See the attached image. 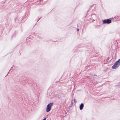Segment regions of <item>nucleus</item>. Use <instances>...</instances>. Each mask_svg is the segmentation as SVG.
<instances>
[{
  "label": "nucleus",
  "mask_w": 120,
  "mask_h": 120,
  "mask_svg": "<svg viewBox=\"0 0 120 120\" xmlns=\"http://www.w3.org/2000/svg\"><path fill=\"white\" fill-rule=\"evenodd\" d=\"M120 65V58L112 66V68L113 69L117 68Z\"/></svg>",
  "instance_id": "f257e3e1"
},
{
  "label": "nucleus",
  "mask_w": 120,
  "mask_h": 120,
  "mask_svg": "<svg viewBox=\"0 0 120 120\" xmlns=\"http://www.w3.org/2000/svg\"><path fill=\"white\" fill-rule=\"evenodd\" d=\"M53 104V103H51L47 105L46 109V111L47 112H49L51 110Z\"/></svg>",
  "instance_id": "f03ea898"
},
{
  "label": "nucleus",
  "mask_w": 120,
  "mask_h": 120,
  "mask_svg": "<svg viewBox=\"0 0 120 120\" xmlns=\"http://www.w3.org/2000/svg\"><path fill=\"white\" fill-rule=\"evenodd\" d=\"M114 19V18H111L105 19V23L109 24L111 23L112 21Z\"/></svg>",
  "instance_id": "7ed1b4c3"
},
{
  "label": "nucleus",
  "mask_w": 120,
  "mask_h": 120,
  "mask_svg": "<svg viewBox=\"0 0 120 120\" xmlns=\"http://www.w3.org/2000/svg\"><path fill=\"white\" fill-rule=\"evenodd\" d=\"M84 107L83 104L82 103H81L80 105L79 108L80 110H81L83 109Z\"/></svg>",
  "instance_id": "20e7f679"
},
{
  "label": "nucleus",
  "mask_w": 120,
  "mask_h": 120,
  "mask_svg": "<svg viewBox=\"0 0 120 120\" xmlns=\"http://www.w3.org/2000/svg\"><path fill=\"white\" fill-rule=\"evenodd\" d=\"M92 18H95L96 17V16L94 15H92Z\"/></svg>",
  "instance_id": "39448f33"
},
{
  "label": "nucleus",
  "mask_w": 120,
  "mask_h": 120,
  "mask_svg": "<svg viewBox=\"0 0 120 120\" xmlns=\"http://www.w3.org/2000/svg\"><path fill=\"white\" fill-rule=\"evenodd\" d=\"M74 102L75 103H76L77 102V101L76 99H74Z\"/></svg>",
  "instance_id": "423d86ee"
},
{
  "label": "nucleus",
  "mask_w": 120,
  "mask_h": 120,
  "mask_svg": "<svg viewBox=\"0 0 120 120\" xmlns=\"http://www.w3.org/2000/svg\"><path fill=\"white\" fill-rule=\"evenodd\" d=\"M103 24L105 23V19L103 21Z\"/></svg>",
  "instance_id": "0eeeda50"
},
{
  "label": "nucleus",
  "mask_w": 120,
  "mask_h": 120,
  "mask_svg": "<svg viewBox=\"0 0 120 120\" xmlns=\"http://www.w3.org/2000/svg\"><path fill=\"white\" fill-rule=\"evenodd\" d=\"M109 57H108L107 59V61H108V60L109 59Z\"/></svg>",
  "instance_id": "6e6552de"
},
{
  "label": "nucleus",
  "mask_w": 120,
  "mask_h": 120,
  "mask_svg": "<svg viewBox=\"0 0 120 120\" xmlns=\"http://www.w3.org/2000/svg\"><path fill=\"white\" fill-rule=\"evenodd\" d=\"M113 59V56H112V59H111V60H110L109 61H110L112 59Z\"/></svg>",
  "instance_id": "1a4fd4ad"
},
{
  "label": "nucleus",
  "mask_w": 120,
  "mask_h": 120,
  "mask_svg": "<svg viewBox=\"0 0 120 120\" xmlns=\"http://www.w3.org/2000/svg\"><path fill=\"white\" fill-rule=\"evenodd\" d=\"M46 119V118H45L42 120H45Z\"/></svg>",
  "instance_id": "9d476101"
},
{
  "label": "nucleus",
  "mask_w": 120,
  "mask_h": 120,
  "mask_svg": "<svg viewBox=\"0 0 120 120\" xmlns=\"http://www.w3.org/2000/svg\"><path fill=\"white\" fill-rule=\"evenodd\" d=\"M77 31H78L79 30V29H77Z\"/></svg>",
  "instance_id": "9b49d317"
},
{
  "label": "nucleus",
  "mask_w": 120,
  "mask_h": 120,
  "mask_svg": "<svg viewBox=\"0 0 120 120\" xmlns=\"http://www.w3.org/2000/svg\"><path fill=\"white\" fill-rule=\"evenodd\" d=\"M12 68V67L11 68L10 70L9 71L11 70V69Z\"/></svg>",
  "instance_id": "f8f14e48"
},
{
  "label": "nucleus",
  "mask_w": 120,
  "mask_h": 120,
  "mask_svg": "<svg viewBox=\"0 0 120 120\" xmlns=\"http://www.w3.org/2000/svg\"><path fill=\"white\" fill-rule=\"evenodd\" d=\"M39 19L37 21H38L40 19V18H39Z\"/></svg>",
  "instance_id": "ddd939ff"
},
{
  "label": "nucleus",
  "mask_w": 120,
  "mask_h": 120,
  "mask_svg": "<svg viewBox=\"0 0 120 120\" xmlns=\"http://www.w3.org/2000/svg\"><path fill=\"white\" fill-rule=\"evenodd\" d=\"M94 75V76H96V75Z\"/></svg>",
  "instance_id": "4468645a"
},
{
  "label": "nucleus",
  "mask_w": 120,
  "mask_h": 120,
  "mask_svg": "<svg viewBox=\"0 0 120 120\" xmlns=\"http://www.w3.org/2000/svg\"><path fill=\"white\" fill-rule=\"evenodd\" d=\"M71 104H72V102L71 103Z\"/></svg>",
  "instance_id": "2eb2a0df"
}]
</instances>
